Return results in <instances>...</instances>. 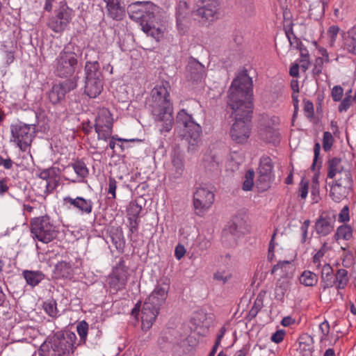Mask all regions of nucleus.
<instances>
[{
    "label": "nucleus",
    "instance_id": "dca6fc26",
    "mask_svg": "<svg viewBox=\"0 0 356 356\" xmlns=\"http://www.w3.org/2000/svg\"><path fill=\"white\" fill-rule=\"evenodd\" d=\"M172 168L170 169L168 178L170 181L176 182L183 177L185 171L184 156L177 149H174L170 153Z\"/></svg>",
    "mask_w": 356,
    "mask_h": 356
},
{
    "label": "nucleus",
    "instance_id": "8fccbe9b",
    "mask_svg": "<svg viewBox=\"0 0 356 356\" xmlns=\"http://www.w3.org/2000/svg\"><path fill=\"white\" fill-rule=\"evenodd\" d=\"M254 172L253 170H248L245 175V180L243 183L242 188L245 191H250L254 186Z\"/></svg>",
    "mask_w": 356,
    "mask_h": 356
},
{
    "label": "nucleus",
    "instance_id": "09e8293b",
    "mask_svg": "<svg viewBox=\"0 0 356 356\" xmlns=\"http://www.w3.org/2000/svg\"><path fill=\"white\" fill-rule=\"evenodd\" d=\"M142 207L136 201H131L127 209L128 218H139Z\"/></svg>",
    "mask_w": 356,
    "mask_h": 356
},
{
    "label": "nucleus",
    "instance_id": "6e6d98bb",
    "mask_svg": "<svg viewBox=\"0 0 356 356\" xmlns=\"http://www.w3.org/2000/svg\"><path fill=\"white\" fill-rule=\"evenodd\" d=\"M303 104H304L303 110L305 113V116L309 119L312 118L314 115V104H313L312 102L309 99H304Z\"/></svg>",
    "mask_w": 356,
    "mask_h": 356
},
{
    "label": "nucleus",
    "instance_id": "e2e57ef3",
    "mask_svg": "<svg viewBox=\"0 0 356 356\" xmlns=\"http://www.w3.org/2000/svg\"><path fill=\"white\" fill-rule=\"evenodd\" d=\"M309 181L302 179L299 185V196L302 199H305L308 194Z\"/></svg>",
    "mask_w": 356,
    "mask_h": 356
},
{
    "label": "nucleus",
    "instance_id": "9b49d317",
    "mask_svg": "<svg viewBox=\"0 0 356 356\" xmlns=\"http://www.w3.org/2000/svg\"><path fill=\"white\" fill-rule=\"evenodd\" d=\"M113 120L108 109H100L95 120L94 128L98 140H108L113 132Z\"/></svg>",
    "mask_w": 356,
    "mask_h": 356
},
{
    "label": "nucleus",
    "instance_id": "a211bd4d",
    "mask_svg": "<svg viewBox=\"0 0 356 356\" xmlns=\"http://www.w3.org/2000/svg\"><path fill=\"white\" fill-rule=\"evenodd\" d=\"M160 309L152 303L145 300L141 308V323L143 330L147 331L152 327L159 314Z\"/></svg>",
    "mask_w": 356,
    "mask_h": 356
},
{
    "label": "nucleus",
    "instance_id": "79ce46f5",
    "mask_svg": "<svg viewBox=\"0 0 356 356\" xmlns=\"http://www.w3.org/2000/svg\"><path fill=\"white\" fill-rule=\"evenodd\" d=\"M42 308L49 316L56 318L58 316V310L57 308L56 301L51 298L48 299L43 302Z\"/></svg>",
    "mask_w": 356,
    "mask_h": 356
},
{
    "label": "nucleus",
    "instance_id": "f03ea898",
    "mask_svg": "<svg viewBox=\"0 0 356 356\" xmlns=\"http://www.w3.org/2000/svg\"><path fill=\"white\" fill-rule=\"evenodd\" d=\"M170 88L168 81H162L161 84L155 86L151 91V99L148 104L154 120L161 123L159 129L161 134L170 132L175 123Z\"/></svg>",
    "mask_w": 356,
    "mask_h": 356
},
{
    "label": "nucleus",
    "instance_id": "de8ad7c7",
    "mask_svg": "<svg viewBox=\"0 0 356 356\" xmlns=\"http://www.w3.org/2000/svg\"><path fill=\"white\" fill-rule=\"evenodd\" d=\"M354 103H356V92L353 96H345V97L341 100L338 107L339 112L343 113L346 111Z\"/></svg>",
    "mask_w": 356,
    "mask_h": 356
},
{
    "label": "nucleus",
    "instance_id": "4be33fe9",
    "mask_svg": "<svg viewBox=\"0 0 356 356\" xmlns=\"http://www.w3.org/2000/svg\"><path fill=\"white\" fill-rule=\"evenodd\" d=\"M106 3V15L113 20L120 22L126 16L123 0H103Z\"/></svg>",
    "mask_w": 356,
    "mask_h": 356
},
{
    "label": "nucleus",
    "instance_id": "0e129e2a",
    "mask_svg": "<svg viewBox=\"0 0 356 356\" xmlns=\"http://www.w3.org/2000/svg\"><path fill=\"white\" fill-rule=\"evenodd\" d=\"M321 145L318 142L314 143V159L311 166V170L314 171L316 170V165L320 156Z\"/></svg>",
    "mask_w": 356,
    "mask_h": 356
},
{
    "label": "nucleus",
    "instance_id": "69168bd1",
    "mask_svg": "<svg viewBox=\"0 0 356 356\" xmlns=\"http://www.w3.org/2000/svg\"><path fill=\"white\" fill-rule=\"evenodd\" d=\"M6 157L0 155V167H3L5 170H10L15 163L6 154Z\"/></svg>",
    "mask_w": 356,
    "mask_h": 356
},
{
    "label": "nucleus",
    "instance_id": "bb28decb",
    "mask_svg": "<svg viewBox=\"0 0 356 356\" xmlns=\"http://www.w3.org/2000/svg\"><path fill=\"white\" fill-rule=\"evenodd\" d=\"M299 352L302 356H312L314 350L313 338L308 334H303L299 337Z\"/></svg>",
    "mask_w": 356,
    "mask_h": 356
},
{
    "label": "nucleus",
    "instance_id": "5701e85b",
    "mask_svg": "<svg viewBox=\"0 0 356 356\" xmlns=\"http://www.w3.org/2000/svg\"><path fill=\"white\" fill-rule=\"evenodd\" d=\"M47 169V172L50 176V181H48V182H46L45 184L44 193L46 195L53 193V191L59 186L61 172L60 169L55 166H51Z\"/></svg>",
    "mask_w": 356,
    "mask_h": 356
},
{
    "label": "nucleus",
    "instance_id": "9d476101",
    "mask_svg": "<svg viewBox=\"0 0 356 356\" xmlns=\"http://www.w3.org/2000/svg\"><path fill=\"white\" fill-rule=\"evenodd\" d=\"M73 13L65 1H60L54 11L55 15L48 21V27L55 33H62L72 21Z\"/></svg>",
    "mask_w": 356,
    "mask_h": 356
},
{
    "label": "nucleus",
    "instance_id": "2f4dec72",
    "mask_svg": "<svg viewBox=\"0 0 356 356\" xmlns=\"http://www.w3.org/2000/svg\"><path fill=\"white\" fill-rule=\"evenodd\" d=\"M330 186V196L331 199L335 202H339L347 197L350 191L352 190L346 188L343 186H339L336 184H329Z\"/></svg>",
    "mask_w": 356,
    "mask_h": 356
},
{
    "label": "nucleus",
    "instance_id": "338daca9",
    "mask_svg": "<svg viewBox=\"0 0 356 356\" xmlns=\"http://www.w3.org/2000/svg\"><path fill=\"white\" fill-rule=\"evenodd\" d=\"M339 30V27L337 25H332L329 27L327 31V34L330 38L331 42H334L336 40Z\"/></svg>",
    "mask_w": 356,
    "mask_h": 356
},
{
    "label": "nucleus",
    "instance_id": "0eeeda50",
    "mask_svg": "<svg viewBox=\"0 0 356 356\" xmlns=\"http://www.w3.org/2000/svg\"><path fill=\"white\" fill-rule=\"evenodd\" d=\"M84 92L90 98L99 95L104 87V78L97 60H87L85 63Z\"/></svg>",
    "mask_w": 356,
    "mask_h": 356
},
{
    "label": "nucleus",
    "instance_id": "aec40b11",
    "mask_svg": "<svg viewBox=\"0 0 356 356\" xmlns=\"http://www.w3.org/2000/svg\"><path fill=\"white\" fill-rule=\"evenodd\" d=\"M205 75V67L198 60L191 59L188 61L186 67V78L187 81L193 83H198L202 81Z\"/></svg>",
    "mask_w": 356,
    "mask_h": 356
},
{
    "label": "nucleus",
    "instance_id": "f257e3e1",
    "mask_svg": "<svg viewBox=\"0 0 356 356\" xmlns=\"http://www.w3.org/2000/svg\"><path fill=\"white\" fill-rule=\"evenodd\" d=\"M252 80L246 70L232 81L227 97V108L234 118L229 134L238 144L247 142L250 136V122L253 113Z\"/></svg>",
    "mask_w": 356,
    "mask_h": 356
},
{
    "label": "nucleus",
    "instance_id": "6e6552de",
    "mask_svg": "<svg viewBox=\"0 0 356 356\" xmlns=\"http://www.w3.org/2000/svg\"><path fill=\"white\" fill-rule=\"evenodd\" d=\"M35 123L26 124L22 122L11 124V141L22 152H26L31 145L37 131Z\"/></svg>",
    "mask_w": 356,
    "mask_h": 356
},
{
    "label": "nucleus",
    "instance_id": "72a5a7b5",
    "mask_svg": "<svg viewBox=\"0 0 356 356\" xmlns=\"http://www.w3.org/2000/svg\"><path fill=\"white\" fill-rule=\"evenodd\" d=\"M273 170V163L272 159L269 156H262L260 159L259 165L257 170L258 174L275 178Z\"/></svg>",
    "mask_w": 356,
    "mask_h": 356
},
{
    "label": "nucleus",
    "instance_id": "20e7f679",
    "mask_svg": "<svg viewBox=\"0 0 356 356\" xmlns=\"http://www.w3.org/2000/svg\"><path fill=\"white\" fill-rule=\"evenodd\" d=\"M76 336L70 331H58L49 335L40 346L42 356H70L74 353Z\"/></svg>",
    "mask_w": 356,
    "mask_h": 356
},
{
    "label": "nucleus",
    "instance_id": "c03bdc74",
    "mask_svg": "<svg viewBox=\"0 0 356 356\" xmlns=\"http://www.w3.org/2000/svg\"><path fill=\"white\" fill-rule=\"evenodd\" d=\"M322 161H320V164L318 166L317 171L314 173L312 180V187H311V195L313 196V200L315 202H318V200L316 199V196L319 195V176H320V168L321 167Z\"/></svg>",
    "mask_w": 356,
    "mask_h": 356
},
{
    "label": "nucleus",
    "instance_id": "864d4df0",
    "mask_svg": "<svg viewBox=\"0 0 356 356\" xmlns=\"http://www.w3.org/2000/svg\"><path fill=\"white\" fill-rule=\"evenodd\" d=\"M76 330L80 337V341L86 343L88 332V324L85 321H81L76 326Z\"/></svg>",
    "mask_w": 356,
    "mask_h": 356
},
{
    "label": "nucleus",
    "instance_id": "2eb2a0df",
    "mask_svg": "<svg viewBox=\"0 0 356 356\" xmlns=\"http://www.w3.org/2000/svg\"><path fill=\"white\" fill-rule=\"evenodd\" d=\"M215 195L213 192L205 188H199L193 194V207L195 213L202 216L209 209L214 202Z\"/></svg>",
    "mask_w": 356,
    "mask_h": 356
},
{
    "label": "nucleus",
    "instance_id": "4468645a",
    "mask_svg": "<svg viewBox=\"0 0 356 356\" xmlns=\"http://www.w3.org/2000/svg\"><path fill=\"white\" fill-rule=\"evenodd\" d=\"M191 14L187 0H179L175 7V17L177 28L181 35H185L189 29Z\"/></svg>",
    "mask_w": 356,
    "mask_h": 356
},
{
    "label": "nucleus",
    "instance_id": "e433bc0d",
    "mask_svg": "<svg viewBox=\"0 0 356 356\" xmlns=\"http://www.w3.org/2000/svg\"><path fill=\"white\" fill-rule=\"evenodd\" d=\"M266 294L265 291H261L257 295L256 300L253 304V306L249 311L248 315L247 316V319L248 321L252 320L255 318L259 311L262 309L264 306V298Z\"/></svg>",
    "mask_w": 356,
    "mask_h": 356
},
{
    "label": "nucleus",
    "instance_id": "473e14b6",
    "mask_svg": "<svg viewBox=\"0 0 356 356\" xmlns=\"http://www.w3.org/2000/svg\"><path fill=\"white\" fill-rule=\"evenodd\" d=\"M68 167H72L81 181L86 179L89 175V170L83 159H73V162L68 165Z\"/></svg>",
    "mask_w": 356,
    "mask_h": 356
},
{
    "label": "nucleus",
    "instance_id": "7c9ffc66",
    "mask_svg": "<svg viewBox=\"0 0 356 356\" xmlns=\"http://www.w3.org/2000/svg\"><path fill=\"white\" fill-rule=\"evenodd\" d=\"M327 178L334 179L340 172L345 171L341 164V159L339 157L330 158L327 162Z\"/></svg>",
    "mask_w": 356,
    "mask_h": 356
},
{
    "label": "nucleus",
    "instance_id": "1a4fd4ad",
    "mask_svg": "<svg viewBox=\"0 0 356 356\" xmlns=\"http://www.w3.org/2000/svg\"><path fill=\"white\" fill-rule=\"evenodd\" d=\"M176 123L184 127V136L189 145L192 146L197 145L202 134V127L195 122L192 115L185 109H181L177 114Z\"/></svg>",
    "mask_w": 356,
    "mask_h": 356
},
{
    "label": "nucleus",
    "instance_id": "ddd939ff",
    "mask_svg": "<svg viewBox=\"0 0 356 356\" xmlns=\"http://www.w3.org/2000/svg\"><path fill=\"white\" fill-rule=\"evenodd\" d=\"M337 215L334 211L321 212L314 225L316 234L321 236H326L331 234L335 227Z\"/></svg>",
    "mask_w": 356,
    "mask_h": 356
},
{
    "label": "nucleus",
    "instance_id": "f8f14e48",
    "mask_svg": "<svg viewBox=\"0 0 356 356\" xmlns=\"http://www.w3.org/2000/svg\"><path fill=\"white\" fill-rule=\"evenodd\" d=\"M76 86L77 83L75 77L53 84L47 92L49 102L54 105L61 104L65 100L66 95L74 90Z\"/></svg>",
    "mask_w": 356,
    "mask_h": 356
},
{
    "label": "nucleus",
    "instance_id": "c756f323",
    "mask_svg": "<svg viewBox=\"0 0 356 356\" xmlns=\"http://www.w3.org/2000/svg\"><path fill=\"white\" fill-rule=\"evenodd\" d=\"M22 276L26 284L32 288L38 286L45 277V275L42 271L31 270H24Z\"/></svg>",
    "mask_w": 356,
    "mask_h": 356
},
{
    "label": "nucleus",
    "instance_id": "603ef678",
    "mask_svg": "<svg viewBox=\"0 0 356 356\" xmlns=\"http://www.w3.org/2000/svg\"><path fill=\"white\" fill-rule=\"evenodd\" d=\"M334 143V138L330 131H325L323 135V149L325 152H330Z\"/></svg>",
    "mask_w": 356,
    "mask_h": 356
},
{
    "label": "nucleus",
    "instance_id": "393cba45",
    "mask_svg": "<svg viewBox=\"0 0 356 356\" xmlns=\"http://www.w3.org/2000/svg\"><path fill=\"white\" fill-rule=\"evenodd\" d=\"M54 274L56 278L71 280L74 277L72 264L65 261L58 262L54 266Z\"/></svg>",
    "mask_w": 356,
    "mask_h": 356
},
{
    "label": "nucleus",
    "instance_id": "6ab92c4d",
    "mask_svg": "<svg viewBox=\"0 0 356 356\" xmlns=\"http://www.w3.org/2000/svg\"><path fill=\"white\" fill-rule=\"evenodd\" d=\"M63 202L64 204L67 205L68 209L73 207L81 214L89 215L92 211L93 202L90 199H86L81 196L75 198L66 196L63 198Z\"/></svg>",
    "mask_w": 356,
    "mask_h": 356
},
{
    "label": "nucleus",
    "instance_id": "f704fd0d",
    "mask_svg": "<svg viewBox=\"0 0 356 356\" xmlns=\"http://www.w3.org/2000/svg\"><path fill=\"white\" fill-rule=\"evenodd\" d=\"M337 177L332 183L339 186H343L346 188L353 189V180L352 174L350 170H346L345 171L340 172L339 175H337Z\"/></svg>",
    "mask_w": 356,
    "mask_h": 356
},
{
    "label": "nucleus",
    "instance_id": "412c9836",
    "mask_svg": "<svg viewBox=\"0 0 356 356\" xmlns=\"http://www.w3.org/2000/svg\"><path fill=\"white\" fill-rule=\"evenodd\" d=\"M169 289V284H158L145 300L161 309L166 301Z\"/></svg>",
    "mask_w": 356,
    "mask_h": 356
},
{
    "label": "nucleus",
    "instance_id": "4d7b16f0",
    "mask_svg": "<svg viewBox=\"0 0 356 356\" xmlns=\"http://www.w3.org/2000/svg\"><path fill=\"white\" fill-rule=\"evenodd\" d=\"M116 188H117V181L114 177H110L108 179V193L111 195V197H108L110 199H115L116 198Z\"/></svg>",
    "mask_w": 356,
    "mask_h": 356
},
{
    "label": "nucleus",
    "instance_id": "3c124183",
    "mask_svg": "<svg viewBox=\"0 0 356 356\" xmlns=\"http://www.w3.org/2000/svg\"><path fill=\"white\" fill-rule=\"evenodd\" d=\"M110 138H111V140L109 141L108 147L113 150V153H115V146L117 145V143H116L117 141L119 143H122V142H124V143L138 142V143H140V142H142V140L138 139V138L125 139V138H120L117 135L112 136V134L111 135Z\"/></svg>",
    "mask_w": 356,
    "mask_h": 356
},
{
    "label": "nucleus",
    "instance_id": "39448f33",
    "mask_svg": "<svg viewBox=\"0 0 356 356\" xmlns=\"http://www.w3.org/2000/svg\"><path fill=\"white\" fill-rule=\"evenodd\" d=\"M31 234L34 240L47 244L59 238L60 225L49 216L35 217L30 220Z\"/></svg>",
    "mask_w": 356,
    "mask_h": 356
},
{
    "label": "nucleus",
    "instance_id": "37998d69",
    "mask_svg": "<svg viewBox=\"0 0 356 356\" xmlns=\"http://www.w3.org/2000/svg\"><path fill=\"white\" fill-rule=\"evenodd\" d=\"M273 180V177L258 174L256 186L259 191H266L270 187V184Z\"/></svg>",
    "mask_w": 356,
    "mask_h": 356
},
{
    "label": "nucleus",
    "instance_id": "f3484780",
    "mask_svg": "<svg viewBox=\"0 0 356 356\" xmlns=\"http://www.w3.org/2000/svg\"><path fill=\"white\" fill-rule=\"evenodd\" d=\"M202 6H200L194 14L203 22L213 21L219 8V0H201Z\"/></svg>",
    "mask_w": 356,
    "mask_h": 356
},
{
    "label": "nucleus",
    "instance_id": "052dcab7",
    "mask_svg": "<svg viewBox=\"0 0 356 356\" xmlns=\"http://www.w3.org/2000/svg\"><path fill=\"white\" fill-rule=\"evenodd\" d=\"M232 277V275L229 273L223 271H217L213 275V279L222 282V284H225L228 280H229Z\"/></svg>",
    "mask_w": 356,
    "mask_h": 356
},
{
    "label": "nucleus",
    "instance_id": "a878e982",
    "mask_svg": "<svg viewBox=\"0 0 356 356\" xmlns=\"http://www.w3.org/2000/svg\"><path fill=\"white\" fill-rule=\"evenodd\" d=\"M321 279V287L323 291L335 286L334 270L330 264L323 266Z\"/></svg>",
    "mask_w": 356,
    "mask_h": 356
},
{
    "label": "nucleus",
    "instance_id": "b1692460",
    "mask_svg": "<svg viewBox=\"0 0 356 356\" xmlns=\"http://www.w3.org/2000/svg\"><path fill=\"white\" fill-rule=\"evenodd\" d=\"M127 282V272L119 270H113L110 277L109 286L116 291H120L125 288Z\"/></svg>",
    "mask_w": 356,
    "mask_h": 356
},
{
    "label": "nucleus",
    "instance_id": "5fc2aeb1",
    "mask_svg": "<svg viewBox=\"0 0 356 356\" xmlns=\"http://www.w3.org/2000/svg\"><path fill=\"white\" fill-rule=\"evenodd\" d=\"M324 62H325V60H324L322 57L316 58L314 63V67L312 69V75L314 78L318 77L322 73Z\"/></svg>",
    "mask_w": 356,
    "mask_h": 356
},
{
    "label": "nucleus",
    "instance_id": "a19ab883",
    "mask_svg": "<svg viewBox=\"0 0 356 356\" xmlns=\"http://www.w3.org/2000/svg\"><path fill=\"white\" fill-rule=\"evenodd\" d=\"M353 236V228L348 225H342L337 229L334 234L336 240L343 239L348 241Z\"/></svg>",
    "mask_w": 356,
    "mask_h": 356
},
{
    "label": "nucleus",
    "instance_id": "58836bf2",
    "mask_svg": "<svg viewBox=\"0 0 356 356\" xmlns=\"http://www.w3.org/2000/svg\"><path fill=\"white\" fill-rule=\"evenodd\" d=\"M293 26V24L292 22L290 23L289 26L284 27V32L290 45L293 48L298 49L302 47L303 44L294 33Z\"/></svg>",
    "mask_w": 356,
    "mask_h": 356
},
{
    "label": "nucleus",
    "instance_id": "bf43d9fd",
    "mask_svg": "<svg viewBox=\"0 0 356 356\" xmlns=\"http://www.w3.org/2000/svg\"><path fill=\"white\" fill-rule=\"evenodd\" d=\"M128 222L129 232L131 234L138 233L140 222L139 218H128Z\"/></svg>",
    "mask_w": 356,
    "mask_h": 356
},
{
    "label": "nucleus",
    "instance_id": "423d86ee",
    "mask_svg": "<svg viewBox=\"0 0 356 356\" xmlns=\"http://www.w3.org/2000/svg\"><path fill=\"white\" fill-rule=\"evenodd\" d=\"M79 47L65 46L56 58L55 74L60 78H67L74 74L78 66V58L81 56Z\"/></svg>",
    "mask_w": 356,
    "mask_h": 356
},
{
    "label": "nucleus",
    "instance_id": "49530a36",
    "mask_svg": "<svg viewBox=\"0 0 356 356\" xmlns=\"http://www.w3.org/2000/svg\"><path fill=\"white\" fill-rule=\"evenodd\" d=\"M342 266L346 268H353V272L356 273L355 259L353 252L350 250L347 251L342 259Z\"/></svg>",
    "mask_w": 356,
    "mask_h": 356
},
{
    "label": "nucleus",
    "instance_id": "cd10ccee",
    "mask_svg": "<svg viewBox=\"0 0 356 356\" xmlns=\"http://www.w3.org/2000/svg\"><path fill=\"white\" fill-rule=\"evenodd\" d=\"M109 238L116 250L122 252L125 247V240L123 232L120 227H112L109 231Z\"/></svg>",
    "mask_w": 356,
    "mask_h": 356
},
{
    "label": "nucleus",
    "instance_id": "c9c22d12",
    "mask_svg": "<svg viewBox=\"0 0 356 356\" xmlns=\"http://www.w3.org/2000/svg\"><path fill=\"white\" fill-rule=\"evenodd\" d=\"M334 282L337 290L344 289L349 282L348 270L344 268L338 269L334 273Z\"/></svg>",
    "mask_w": 356,
    "mask_h": 356
},
{
    "label": "nucleus",
    "instance_id": "774afa93",
    "mask_svg": "<svg viewBox=\"0 0 356 356\" xmlns=\"http://www.w3.org/2000/svg\"><path fill=\"white\" fill-rule=\"evenodd\" d=\"M284 334L285 333L283 330H277L272 334L270 339L273 342L275 343H279L283 341Z\"/></svg>",
    "mask_w": 356,
    "mask_h": 356
},
{
    "label": "nucleus",
    "instance_id": "7ed1b4c3",
    "mask_svg": "<svg viewBox=\"0 0 356 356\" xmlns=\"http://www.w3.org/2000/svg\"><path fill=\"white\" fill-rule=\"evenodd\" d=\"M157 6L151 1H137L128 5L127 12L129 18L141 26L142 31L159 41L163 36V31L156 26L155 12Z\"/></svg>",
    "mask_w": 356,
    "mask_h": 356
},
{
    "label": "nucleus",
    "instance_id": "13d9d810",
    "mask_svg": "<svg viewBox=\"0 0 356 356\" xmlns=\"http://www.w3.org/2000/svg\"><path fill=\"white\" fill-rule=\"evenodd\" d=\"M343 95V89L341 86H334L332 89L331 96L334 102L341 100Z\"/></svg>",
    "mask_w": 356,
    "mask_h": 356
},
{
    "label": "nucleus",
    "instance_id": "ea45409f",
    "mask_svg": "<svg viewBox=\"0 0 356 356\" xmlns=\"http://www.w3.org/2000/svg\"><path fill=\"white\" fill-rule=\"evenodd\" d=\"M318 276L309 270H305L300 277V282L306 286H313L318 283Z\"/></svg>",
    "mask_w": 356,
    "mask_h": 356
},
{
    "label": "nucleus",
    "instance_id": "a18cd8bd",
    "mask_svg": "<svg viewBox=\"0 0 356 356\" xmlns=\"http://www.w3.org/2000/svg\"><path fill=\"white\" fill-rule=\"evenodd\" d=\"M241 11L245 17H252L255 14V6L253 0H242Z\"/></svg>",
    "mask_w": 356,
    "mask_h": 356
},
{
    "label": "nucleus",
    "instance_id": "680f3d73",
    "mask_svg": "<svg viewBox=\"0 0 356 356\" xmlns=\"http://www.w3.org/2000/svg\"><path fill=\"white\" fill-rule=\"evenodd\" d=\"M339 222L346 223L350 220V210L349 207L346 205L343 207L339 214Z\"/></svg>",
    "mask_w": 356,
    "mask_h": 356
},
{
    "label": "nucleus",
    "instance_id": "c85d7f7f",
    "mask_svg": "<svg viewBox=\"0 0 356 356\" xmlns=\"http://www.w3.org/2000/svg\"><path fill=\"white\" fill-rule=\"evenodd\" d=\"M356 29H353L343 36L341 49L347 54L356 56V38L352 34L355 33Z\"/></svg>",
    "mask_w": 356,
    "mask_h": 356
},
{
    "label": "nucleus",
    "instance_id": "4c0bfd02",
    "mask_svg": "<svg viewBox=\"0 0 356 356\" xmlns=\"http://www.w3.org/2000/svg\"><path fill=\"white\" fill-rule=\"evenodd\" d=\"M203 165L207 171L217 172L220 168V158L215 154H207L203 160Z\"/></svg>",
    "mask_w": 356,
    "mask_h": 356
}]
</instances>
